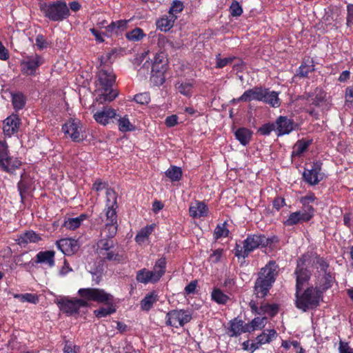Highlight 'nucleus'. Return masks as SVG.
Wrapping results in <instances>:
<instances>
[{"label":"nucleus","mask_w":353,"mask_h":353,"mask_svg":"<svg viewBox=\"0 0 353 353\" xmlns=\"http://www.w3.org/2000/svg\"><path fill=\"white\" fill-rule=\"evenodd\" d=\"M100 66L97 74L96 87L99 92L97 101L101 103L112 101L118 95V92L112 89L116 80V75L112 69L108 67L103 62L104 57H101Z\"/></svg>","instance_id":"obj_1"},{"label":"nucleus","mask_w":353,"mask_h":353,"mask_svg":"<svg viewBox=\"0 0 353 353\" xmlns=\"http://www.w3.org/2000/svg\"><path fill=\"white\" fill-rule=\"evenodd\" d=\"M96 252L103 261L122 263L125 261L123 252L115 244L113 239H100L97 243Z\"/></svg>","instance_id":"obj_2"},{"label":"nucleus","mask_w":353,"mask_h":353,"mask_svg":"<svg viewBox=\"0 0 353 353\" xmlns=\"http://www.w3.org/2000/svg\"><path fill=\"white\" fill-rule=\"evenodd\" d=\"M322 294L317 285L307 288L302 294H300V290H296V307L303 312L316 307L322 300Z\"/></svg>","instance_id":"obj_3"},{"label":"nucleus","mask_w":353,"mask_h":353,"mask_svg":"<svg viewBox=\"0 0 353 353\" xmlns=\"http://www.w3.org/2000/svg\"><path fill=\"white\" fill-rule=\"evenodd\" d=\"M40 10L44 17L52 21H62L70 14L69 8L65 1L43 3L40 5Z\"/></svg>","instance_id":"obj_4"},{"label":"nucleus","mask_w":353,"mask_h":353,"mask_svg":"<svg viewBox=\"0 0 353 353\" xmlns=\"http://www.w3.org/2000/svg\"><path fill=\"white\" fill-rule=\"evenodd\" d=\"M243 245L236 244L235 248V256L240 258L248 257L249 254L259 248L266 246L268 244V239L261 234L248 235L243 242Z\"/></svg>","instance_id":"obj_5"},{"label":"nucleus","mask_w":353,"mask_h":353,"mask_svg":"<svg viewBox=\"0 0 353 353\" xmlns=\"http://www.w3.org/2000/svg\"><path fill=\"white\" fill-rule=\"evenodd\" d=\"M81 299L88 301H95L105 304H110L112 301V296L107 293L104 290L99 288H81L78 291Z\"/></svg>","instance_id":"obj_6"},{"label":"nucleus","mask_w":353,"mask_h":353,"mask_svg":"<svg viewBox=\"0 0 353 353\" xmlns=\"http://www.w3.org/2000/svg\"><path fill=\"white\" fill-rule=\"evenodd\" d=\"M165 324L178 328L183 327L192 319L190 312L185 310H172L166 314Z\"/></svg>","instance_id":"obj_7"},{"label":"nucleus","mask_w":353,"mask_h":353,"mask_svg":"<svg viewBox=\"0 0 353 353\" xmlns=\"http://www.w3.org/2000/svg\"><path fill=\"white\" fill-rule=\"evenodd\" d=\"M44 63V59L38 54L27 56L21 61V71L23 75L34 77L39 67Z\"/></svg>","instance_id":"obj_8"},{"label":"nucleus","mask_w":353,"mask_h":353,"mask_svg":"<svg viewBox=\"0 0 353 353\" xmlns=\"http://www.w3.org/2000/svg\"><path fill=\"white\" fill-rule=\"evenodd\" d=\"M321 165L322 163L320 161H315L307 165L303 176L308 184L311 185H316L323 179V174L321 172Z\"/></svg>","instance_id":"obj_9"},{"label":"nucleus","mask_w":353,"mask_h":353,"mask_svg":"<svg viewBox=\"0 0 353 353\" xmlns=\"http://www.w3.org/2000/svg\"><path fill=\"white\" fill-rule=\"evenodd\" d=\"M60 310L68 316L78 313L81 307H86L88 303L85 300L77 299L70 300L67 298H62L56 301Z\"/></svg>","instance_id":"obj_10"},{"label":"nucleus","mask_w":353,"mask_h":353,"mask_svg":"<svg viewBox=\"0 0 353 353\" xmlns=\"http://www.w3.org/2000/svg\"><path fill=\"white\" fill-rule=\"evenodd\" d=\"M106 222L110 223H117V215L116 210L117 208V194L112 189L106 190Z\"/></svg>","instance_id":"obj_11"},{"label":"nucleus","mask_w":353,"mask_h":353,"mask_svg":"<svg viewBox=\"0 0 353 353\" xmlns=\"http://www.w3.org/2000/svg\"><path fill=\"white\" fill-rule=\"evenodd\" d=\"M314 212L313 207H307V208H302L299 211L292 212L284 222V224L292 226L299 223L309 221L313 217Z\"/></svg>","instance_id":"obj_12"},{"label":"nucleus","mask_w":353,"mask_h":353,"mask_svg":"<svg viewBox=\"0 0 353 353\" xmlns=\"http://www.w3.org/2000/svg\"><path fill=\"white\" fill-rule=\"evenodd\" d=\"M62 130L72 141L79 142L83 140L81 123L76 119H69L63 126Z\"/></svg>","instance_id":"obj_13"},{"label":"nucleus","mask_w":353,"mask_h":353,"mask_svg":"<svg viewBox=\"0 0 353 353\" xmlns=\"http://www.w3.org/2000/svg\"><path fill=\"white\" fill-rule=\"evenodd\" d=\"M265 92V88L261 86H255L253 88L245 90L239 98L234 99L233 102H249L253 100L261 101L265 97L263 93Z\"/></svg>","instance_id":"obj_14"},{"label":"nucleus","mask_w":353,"mask_h":353,"mask_svg":"<svg viewBox=\"0 0 353 353\" xmlns=\"http://www.w3.org/2000/svg\"><path fill=\"white\" fill-rule=\"evenodd\" d=\"M275 125L278 136L288 134L298 126L293 119L285 116H279L276 120Z\"/></svg>","instance_id":"obj_15"},{"label":"nucleus","mask_w":353,"mask_h":353,"mask_svg":"<svg viewBox=\"0 0 353 353\" xmlns=\"http://www.w3.org/2000/svg\"><path fill=\"white\" fill-rule=\"evenodd\" d=\"M21 119L16 114H12L3 121V131L6 136L10 137L19 131Z\"/></svg>","instance_id":"obj_16"},{"label":"nucleus","mask_w":353,"mask_h":353,"mask_svg":"<svg viewBox=\"0 0 353 353\" xmlns=\"http://www.w3.org/2000/svg\"><path fill=\"white\" fill-rule=\"evenodd\" d=\"M117 116L116 110L110 106H103L101 110H97L94 114L93 118L97 123L106 125L110 119Z\"/></svg>","instance_id":"obj_17"},{"label":"nucleus","mask_w":353,"mask_h":353,"mask_svg":"<svg viewBox=\"0 0 353 353\" xmlns=\"http://www.w3.org/2000/svg\"><path fill=\"white\" fill-rule=\"evenodd\" d=\"M56 245L64 254H73L79 248L78 241L74 239H62L57 241Z\"/></svg>","instance_id":"obj_18"},{"label":"nucleus","mask_w":353,"mask_h":353,"mask_svg":"<svg viewBox=\"0 0 353 353\" xmlns=\"http://www.w3.org/2000/svg\"><path fill=\"white\" fill-rule=\"evenodd\" d=\"M130 20L121 19L116 21H112L109 25L105 26V32L103 35L112 37L115 34L117 36L121 34L128 28V23Z\"/></svg>","instance_id":"obj_19"},{"label":"nucleus","mask_w":353,"mask_h":353,"mask_svg":"<svg viewBox=\"0 0 353 353\" xmlns=\"http://www.w3.org/2000/svg\"><path fill=\"white\" fill-rule=\"evenodd\" d=\"M21 165V161L16 156H0V168L7 172H12Z\"/></svg>","instance_id":"obj_20"},{"label":"nucleus","mask_w":353,"mask_h":353,"mask_svg":"<svg viewBox=\"0 0 353 353\" xmlns=\"http://www.w3.org/2000/svg\"><path fill=\"white\" fill-rule=\"evenodd\" d=\"M278 274V266L274 261H270L264 268L261 270L259 277L272 285L275 281Z\"/></svg>","instance_id":"obj_21"},{"label":"nucleus","mask_w":353,"mask_h":353,"mask_svg":"<svg viewBox=\"0 0 353 353\" xmlns=\"http://www.w3.org/2000/svg\"><path fill=\"white\" fill-rule=\"evenodd\" d=\"M305 261L306 259L304 258L303 261L300 260L297 263V267L295 270V274L296 276V290H301L303 283L309 279L310 276L309 271L303 267Z\"/></svg>","instance_id":"obj_22"},{"label":"nucleus","mask_w":353,"mask_h":353,"mask_svg":"<svg viewBox=\"0 0 353 353\" xmlns=\"http://www.w3.org/2000/svg\"><path fill=\"white\" fill-rule=\"evenodd\" d=\"M250 308L252 312L258 314H268L272 316L276 315L278 312V306L276 304H262L259 307L254 301H251L250 303Z\"/></svg>","instance_id":"obj_23"},{"label":"nucleus","mask_w":353,"mask_h":353,"mask_svg":"<svg viewBox=\"0 0 353 353\" xmlns=\"http://www.w3.org/2000/svg\"><path fill=\"white\" fill-rule=\"evenodd\" d=\"M54 254L55 252L52 250L41 251L37 254L35 262L51 268L54 267L55 264Z\"/></svg>","instance_id":"obj_24"},{"label":"nucleus","mask_w":353,"mask_h":353,"mask_svg":"<svg viewBox=\"0 0 353 353\" xmlns=\"http://www.w3.org/2000/svg\"><path fill=\"white\" fill-rule=\"evenodd\" d=\"M208 208L202 201H196L189 208L190 215L194 219H200L208 214Z\"/></svg>","instance_id":"obj_25"},{"label":"nucleus","mask_w":353,"mask_h":353,"mask_svg":"<svg viewBox=\"0 0 353 353\" xmlns=\"http://www.w3.org/2000/svg\"><path fill=\"white\" fill-rule=\"evenodd\" d=\"M230 324L229 332L230 336H237L243 333L250 332L248 325L247 323L245 324L242 320L234 319Z\"/></svg>","instance_id":"obj_26"},{"label":"nucleus","mask_w":353,"mask_h":353,"mask_svg":"<svg viewBox=\"0 0 353 353\" xmlns=\"http://www.w3.org/2000/svg\"><path fill=\"white\" fill-rule=\"evenodd\" d=\"M315 65L314 63V60L307 57V59H303L301 65L296 70V76L301 78L307 77L308 74L315 71Z\"/></svg>","instance_id":"obj_27"},{"label":"nucleus","mask_w":353,"mask_h":353,"mask_svg":"<svg viewBox=\"0 0 353 353\" xmlns=\"http://www.w3.org/2000/svg\"><path fill=\"white\" fill-rule=\"evenodd\" d=\"M41 239V236L32 230L21 234L16 239L21 247H25L30 243H37Z\"/></svg>","instance_id":"obj_28"},{"label":"nucleus","mask_w":353,"mask_h":353,"mask_svg":"<svg viewBox=\"0 0 353 353\" xmlns=\"http://www.w3.org/2000/svg\"><path fill=\"white\" fill-rule=\"evenodd\" d=\"M176 19V16L164 15L157 20L156 26L161 31L167 32L173 27Z\"/></svg>","instance_id":"obj_29"},{"label":"nucleus","mask_w":353,"mask_h":353,"mask_svg":"<svg viewBox=\"0 0 353 353\" xmlns=\"http://www.w3.org/2000/svg\"><path fill=\"white\" fill-rule=\"evenodd\" d=\"M272 284L259 277L256 279L254 286V292L257 297L263 298L267 295Z\"/></svg>","instance_id":"obj_30"},{"label":"nucleus","mask_w":353,"mask_h":353,"mask_svg":"<svg viewBox=\"0 0 353 353\" xmlns=\"http://www.w3.org/2000/svg\"><path fill=\"white\" fill-rule=\"evenodd\" d=\"M313 143V139L303 138L298 140L293 147L292 154H302L307 151L310 145Z\"/></svg>","instance_id":"obj_31"},{"label":"nucleus","mask_w":353,"mask_h":353,"mask_svg":"<svg viewBox=\"0 0 353 353\" xmlns=\"http://www.w3.org/2000/svg\"><path fill=\"white\" fill-rule=\"evenodd\" d=\"M265 97L261 101L270 105L272 107H279L280 101L279 99V94L275 91H270L268 88H265V92L263 93Z\"/></svg>","instance_id":"obj_32"},{"label":"nucleus","mask_w":353,"mask_h":353,"mask_svg":"<svg viewBox=\"0 0 353 353\" xmlns=\"http://www.w3.org/2000/svg\"><path fill=\"white\" fill-rule=\"evenodd\" d=\"M137 281L138 282L147 284L148 283H156L157 282L156 279H154V277L153 276L152 272L150 270L143 268L140 270H139L137 272V276H136Z\"/></svg>","instance_id":"obj_33"},{"label":"nucleus","mask_w":353,"mask_h":353,"mask_svg":"<svg viewBox=\"0 0 353 353\" xmlns=\"http://www.w3.org/2000/svg\"><path fill=\"white\" fill-rule=\"evenodd\" d=\"M87 218L88 215L85 214H81L75 218H68L64 221L63 225L68 230H74L78 228Z\"/></svg>","instance_id":"obj_34"},{"label":"nucleus","mask_w":353,"mask_h":353,"mask_svg":"<svg viewBox=\"0 0 353 353\" xmlns=\"http://www.w3.org/2000/svg\"><path fill=\"white\" fill-rule=\"evenodd\" d=\"M236 139L243 145H245L250 141L252 132L248 128H240L234 133Z\"/></svg>","instance_id":"obj_35"},{"label":"nucleus","mask_w":353,"mask_h":353,"mask_svg":"<svg viewBox=\"0 0 353 353\" xmlns=\"http://www.w3.org/2000/svg\"><path fill=\"white\" fill-rule=\"evenodd\" d=\"M166 267V261L165 258L158 259L153 268L152 272L154 279L158 281L165 274Z\"/></svg>","instance_id":"obj_36"},{"label":"nucleus","mask_w":353,"mask_h":353,"mask_svg":"<svg viewBox=\"0 0 353 353\" xmlns=\"http://www.w3.org/2000/svg\"><path fill=\"white\" fill-rule=\"evenodd\" d=\"M158 301V295L155 292H152L145 295L141 301V307L143 310L149 311Z\"/></svg>","instance_id":"obj_37"},{"label":"nucleus","mask_w":353,"mask_h":353,"mask_svg":"<svg viewBox=\"0 0 353 353\" xmlns=\"http://www.w3.org/2000/svg\"><path fill=\"white\" fill-rule=\"evenodd\" d=\"M154 226L153 225H147L142 228L137 234L135 237L136 241L139 244L142 245L148 241L149 236L152 234L154 230Z\"/></svg>","instance_id":"obj_38"},{"label":"nucleus","mask_w":353,"mask_h":353,"mask_svg":"<svg viewBox=\"0 0 353 353\" xmlns=\"http://www.w3.org/2000/svg\"><path fill=\"white\" fill-rule=\"evenodd\" d=\"M276 336V332L274 329L267 330L256 338L257 344L260 346L270 343Z\"/></svg>","instance_id":"obj_39"},{"label":"nucleus","mask_w":353,"mask_h":353,"mask_svg":"<svg viewBox=\"0 0 353 353\" xmlns=\"http://www.w3.org/2000/svg\"><path fill=\"white\" fill-rule=\"evenodd\" d=\"M193 87L194 84L191 82L178 81L175 84V88L178 92L187 97H192Z\"/></svg>","instance_id":"obj_40"},{"label":"nucleus","mask_w":353,"mask_h":353,"mask_svg":"<svg viewBox=\"0 0 353 353\" xmlns=\"http://www.w3.org/2000/svg\"><path fill=\"white\" fill-rule=\"evenodd\" d=\"M326 93L322 89L316 88L314 96L310 95L307 100L311 102V105L319 107L325 101Z\"/></svg>","instance_id":"obj_41"},{"label":"nucleus","mask_w":353,"mask_h":353,"mask_svg":"<svg viewBox=\"0 0 353 353\" xmlns=\"http://www.w3.org/2000/svg\"><path fill=\"white\" fill-rule=\"evenodd\" d=\"M117 231V223H105L101 232V239H112Z\"/></svg>","instance_id":"obj_42"},{"label":"nucleus","mask_w":353,"mask_h":353,"mask_svg":"<svg viewBox=\"0 0 353 353\" xmlns=\"http://www.w3.org/2000/svg\"><path fill=\"white\" fill-rule=\"evenodd\" d=\"M26 103V97L21 92L12 94V103L15 111L22 110Z\"/></svg>","instance_id":"obj_43"},{"label":"nucleus","mask_w":353,"mask_h":353,"mask_svg":"<svg viewBox=\"0 0 353 353\" xmlns=\"http://www.w3.org/2000/svg\"><path fill=\"white\" fill-rule=\"evenodd\" d=\"M145 36L146 34L140 28H135L125 34V38L128 41H139L142 40Z\"/></svg>","instance_id":"obj_44"},{"label":"nucleus","mask_w":353,"mask_h":353,"mask_svg":"<svg viewBox=\"0 0 353 353\" xmlns=\"http://www.w3.org/2000/svg\"><path fill=\"white\" fill-rule=\"evenodd\" d=\"M237 57L234 56H231L228 57H221V54L220 53L216 54L215 60L216 64L215 68L216 69H222L228 65H230Z\"/></svg>","instance_id":"obj_45"},{"label":"nucleus","mask_w":353,"mask_h":353,"mask_svg":"<svg viewBox=\"0 0 353 353\" xmlns=\"http://www.w3.org/2000/svg\"><path fill=\"white\" fill-rule=\"evenodd\" d=\"M267 323L266 317H256L250 323H247L250 332L263 329Z\"/></svg>","instance_id":"obj_46"},{"label":"nucleus","mask_w":353,"mask_h":353,"mask_svg":"<svg viewBox=\"0 0 353 353\" xmlns=\"http://www.w3.org/2000/svg\"><path fill=\"white\" fill-rule=\"evenodd\" d=\"M212 300L218 304H225L228 300L229 296L224 294L220 289L215 288L213 290L212 294Z\"/></svg>","instance_id":"obj_47"},{"label":"nucleus","mask_w":353,"mask_h":353,"mask_svg":"<svg viewBox=\"0 0 353 353\" xmlns=\"http://www.w3.org/2000/svg\"><path fill=\"white\" fill-rule=\"evenodd\" d=\"M165 175L171 181H179L182 177V170L179 167L173 165L165 172Z\"/></svg>","instance_id":"obj_48"},{"label":"nucleus","mask_w":353,"mask_h":353,"mask_svg":"<svg viewBox=\"0 0 353 353\" xmlns=\"http://www.w3.org/2000/svg\"><path fill=\"white\" fill-rule=\"evenodd\" d=\"M118 126L119 130L122 132H130L134 130V126L130 122L127 115L119 119Z\"/></svg>","instance_id":"obj_49"},{"label":"nucleus","mask_w":353,"mask_h":353,"mask_svg":"<svg viewBox=\"0 0 353 353\" xmlns=\"http://www.w3.org/2000/svg\"><path fill=\"white\" fill-rule=\"evenodd\" d=\"M14 297L19 299L21 302H28L35 304L39 301L38 296L36 294L30 293L14 294Z\"/></svg>","instance_id":"obj_50"},{"label":"nucleus","mask_w":353,"mask_h":353,"mask_svg":"<svg viewBox=\"0 0 353 353\" xmlns=\"http://www.w3.org/2000/svg\"><path fill=\"white\" fill-rule=\"evenodd\" d=\"M229 12L230 16L233 17H240L243 14V8L239 1L233 0L230 8Z\"/></svg>","instance_id":"obj_51"},{"label":"nucleus","mask_w":353,"mask_h":353,"mask_svg":"<svg viewBox=\"0 0 353 353\" xmlns=\"http://www.w3.org/2000/svg\"><path fill=\"white\" fill-rule=\"evenodd\" d=\"M183 3L179 0H174L172 1L169 10V14L171 16H176L175 14L180 13L183 10Z\"/></svg>","instance_id":"obj_52"},{"label":"nucleus","mask_w":353,"mask_h":353,"mask_svg":"<svg viewBox=\"0 0 353 353\" xmlns=\"http://www.w3.org/2000/svg\"><path fill=\"white\" fill-rule=\"evenodd\" d=\"M157 45L160 48L164 50L168 47L173 48L174 46L173 42L169 41L167 37L162 34H159L157 36Z\"/></svg>","instance_id":"obj_53"},{"label":"nucleus","mask_w":353,"mask_h":353,"mask_svg":"<svg viewBox=\"0 0 353 353\" xmlns=\"http://www.w3.org/2000/svg\"><path fill=\"white\" fill-rule=\"evenodd\" d=\"M35 45L39 50H43L49 46V43L44 35L39 34L35 39Z\"/></svg>","instance_id":"obj_54"},{"label":"nucleus","mask_w":353,"mask_h":353,"mask_svg":"<svg viewBox=\"0 0 353 353\" xmlns=\"http://www.w3.org/2000/svg\"><path fill=\"white\" fill-rule=\"evenodd\" d=\"M134 100L141 105H147L150 101V95L149 92H142L134 95Z\"/></svg>","instance_id":"obj_55"},{"label":"nucleus","mask_w":353,"mask_h":353,"mask_svg":"<svg viewBox=\"0 0 353 353\" xmlns=\"http://www.w3.org/2000/svg\"><path fill=\"white\" fill-rule=\"evenodd\" d=\"M165 80V72L151 73L150 81L154 85L159 86L163 85Z\"/></svg>","instance_id":"obj_56"},{"label":"nucleus","mask_w":353,"mask_h":353,"mask_svg":"<svg viewBox=\"0 0 353 353\" xmlns=\"http://www.w3.org/2000/svg\"><path fill=\"white\" fill-rule=\"evenodd\" d=\"M115 312V309L111 305L107 307H101L94 310V314L97 317L102 318L110 315Z\"/></svg>","instance_id":"obj_57"},{"label":"nucleus","mask_w":353,"mask_h":353,"mask_svg":"<svg viewBox=\"0 0 353 353\" xmlns=\"http://www.w3.org/2000/svg\"><path fill=\"white\" fill-rule=\"evenodd\" d=\"M273 130L276 131V125L274 123H267L262 125L258 132L261 135H269Z\"/></svg>","instance_id":"obj_58"},{"label":"nucleus","mask_w":353,"mask_h":353,"mask_svg":"<svg viewBox=\"0 0 353 353\" xmlns=\"http://www.w3.org/2000/svg\"><path fill=\"white\" fill-rule=\"evenodd\" d=\"M316 196L313 193H309L305 196L301 198V203L303 204V208H307V207H312L310 205V203H312L315 201Z\"/></svg>","instance_id":"obj_59"},{"label":"nucleus","mask_w":353,"mask_h":353,"mask_svg":"<svg viewBox=\"0 0 353 353\" xmlns=\"http://www.w3.org/2000/svg\"><path fill=\"white\" fill-rule=\"evenodd\" d=\"M228 234V230L225 228L224 224L222 225H218L214 230V237L219 239L222 236H227Z\"/></svg>","instance_id":"obj_60"},{"label":"nucleus","mask_w":353,"mask_h":353,"mask_svg":"<svg viewBox=\"0 0 353 353\" xmlns=\"http://www.w3.org/2000/svg\"><path fill=\"white\" fill-rule=\"evenodd\" d=\"M242 345L244 350L250 351L251 353H253L260 347V345L257 344V341L256 340L255 342L252 343H250L248 340L245 341L243 343Z\"/></svg>","instance_id":"obj_61"},{"label":"nucleus","mask_w":353,"mask_h":353,"mask_svg":"<svg viewBox=\"0 0 353 353\" xmlns=\"http://www.w3.org/2000/svg\"><path fill=\"white\" fill-rule=\"evenodd\" d=\"M346 26H347V27H352V26H353V4L352 3H349L347 5Z\"/></svg>","instance_id":"obj_62"},{"label":"nucleus","mask_w":353,"mask_h":353,"mask_svg":"<svg viewBox=\"0 0 353 353\" xmlns=\"http://www.w3.org/2000/svg\"><path fill=\"white\" fill-rule=\"evenodd\" d=\"M313 263L317 265V268H320L321 271L325 272L327 264L323 258L315 256L313 259Z\"/></svg>","instance_id":"obj_63"},{"label":"nucleus","mask_w":353,"mask_h":353,"mask_svg":"<svg viewBox=\"0 0 353 353\" xmlns=\"http://www.w3.org/2000/svg\"><path fill=\"white\" fill-rule=\"evenodd\" d=\"M79 347L73 345L71 343L67 341L63 347V353H77Z\"/></svg>","instance_id":"obj_64"}]
</instances>
